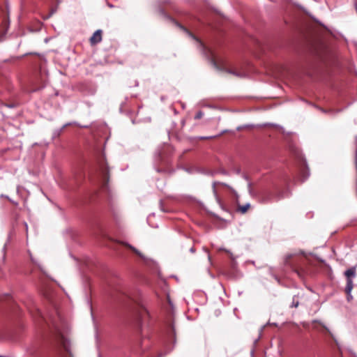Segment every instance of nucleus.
Masks as SVG:
<instances>
[{"mask_svg":"<svg viewBox=\"0 0 357 357\" xmlns=\"http://www.w3.org/2000/svg\"><path fill=\"white\" fill-rule=\"evenodd\" d=\"M262 202H264V203H266L268 202V198H266V197H264L262 199Z\"/></svg>","mask_w":357,"mask_h":357,"instance_id":"9d476101","label":"nucleus"},{"mask_svg":"<svg viewBox=\"0 0 357 357\" xmlns=\"http://www.w3.org/2000/svg\"><path fill=\"white\" fill-rule=\"evenodd\" d=\"M229 73H232V74H234V75H236V76H241L240 74H238V73H234V72H232V71H229Z\"/></svg>","mask_w":357,"mask_h":357,"instance_id":"9b49d317","label":"nucleus"},{"mask_svg":"<svg viewBox=\"0 0 357 357\" xmlns=\"http://www.w3.org/2000/svg\"><path fill=\"white\" fill-rule=\"evenodd\" d=\"M356 267L353 266L349 269H347L344 272V275L347 278V285H349V282H351V284L353 283V278L356 276Z\"/></svg>","mask_w":357,"mask_h":357,"instance_id":"f03ea898","label":"nucleus"},{"mask_svg":"<svg viewBox=\"0 0 357 357\" xmlns=\"http://www.w3.org/2000/svg\"><path fill=\"white\" fill-rule=\"evenodd\" d=\"M203 116H204V113H203L202 111H199V112L196 114V115H195V119H201Z\"/></svg>","mask_w":357,"mask_h":357,"instance_id":"6e6552de","label":"nucleus"},{"mask_svg":"<svg viewBox=\"0 0 357 357\" xmlns=\"http://www.w3.org/2000/svg\"><path fill=\"white\" fill-rule=\"evenodd\" d=\"M222 173L224 174H227L226 172H225V171H223Z\"/></svg>","mask_w":357,"mask_h":357,"instance_id":"f3484780","label":"nucleus"},{"mask_svg":"<svg viewBox=\"0 0 357 357\" xmlns=\"http://www.w3.org/2000/svg\"><path fill=\"white\" fill-rule=\"evenodd\" d=\"M292 307H298V301H296V298L294 297L293 298V302H292V305H291Z\"/></svg>","mask_w":357,"mask_h":357,"instance_id":"1a4fd4ad","label":"nucleus"},{"mask_svg":"<svg viewBox=\"0 0 357 357\" xmlns=\"http://www.w3.org/2000/svg\"><path fill=\"white\" fill-rule=\"evenodd\" d=\"M121 244L124 245L125 246H126L127 248H130V250H132L135 253H136L139 257H141L142 259H143L144 260L146 259L144 255L140 252L137 249H136L135 248H134L132 245H131L129 243H127L126 242H121Z\"/></svg>","mask_w":357,"mask_h":357,"instance_id":"39448f33","label":"nucleus"},{"mask_svg":"<svg viewBox=\"0 0 357 357\" xmlns=\"http://www.w3.org/2000/svg\"><path fill=\"white\" fill-rule=\"evenodd\" d=\"M102 40V31L97 30L96 31L93 36L90 38V41L92 44H96L100 43Z\"/></svg>","mask_w":357,"mask_h":357,"instance_id":"7ed1b4c3","label":"nucleus"},{"mask_svg":"<svg viewBox=\"0 0 357 357\" xmlns=\"http://www.w3.org/2000/svg\"><path fill=\"white\" fill-rule=\"evenodd\" d=\"M190 252H195V250H194V248H192L190 249Z\"/></svg>","mask_w":357,"mask_h":357,"instance_id":"2eb2a0df","label":"nucleus"},{"mask_svg":"<svg viewBox=\"0 0 357 357\" xmlns=\"http://www.w3.org/2000/svg\"><path fill=\"white\" fill-rule=\"evenodd\" d=\"M212 62H213V65H214V66H216V64H215V61H212Z\"/></svg>","mask_w":357,"mask_h":357,"instance_id":"dca6fc26","label":"nucleus"},{"mask_svg":"<svg viewBox=\"0 0 357 357\" xmlns=\"http://www.w3.org/2000/svg\"><path fill=\"white\" fill-rule=\"evenodd\" d=\"M55 12V10H52L51 13L48 15V17H50L52 14Z\"/></svg>","mask_w":357,"mask_h":357,"instance_id":"4468645a","label":"nucleus"},{"mask_svg":"<svg viewBox=\"0 0 357 357\" xmlns=\"http://www.w3.org/2000/svg\"><path fill=\"white\" fill-rule=\"evenodd\" d=\"M250 204L248 203L245 205H243V206H239L238 208V211L239 212H241V213H245L247 212V211L250 208Z\"/></svg>","mask_w":357,"mask_h":357,"instance_id":"0eeeda50","label":"nucleus"},{"mask_svg":"<svg viewBox=\"0 0 357 357\" xmlns=\"http://www.w3.org/2000/svg\"><path fill=\"white\" fill-rule=\"evenodd\" d=\"M201 139H209L211 138V137H202Z\"/></svg>","mask_w":357,"mask_h":357,"instance_id":"ddd939ff","label":"nucleus"},{"mask_svg":"<svg viewBox=\"0 0 357 357\" xmlns=\"http://www.w3.org/2000/svg\"><path fill=\"white\" fill-rule=\"evenodd\" d=\"M237 129H238V130H240L241 129V127H238Z\"/></svg>","mask_w":357,"mask_h":357,"instance_id":"a211bd4d","label":"nucleus"},{"mask_svg":"<svg viewBox=\"0 0 357 357\" xmlns=\"http://www.w3.org/2000/svg\"><path fill=\"white\" fill-rule=\"evenodd\" d=\"M248 190L250 193L251 192V183H248Z\"/></svg>","mask_w":357,"mask_h":357,"instance_id":"f8f14e48","label":"nucleus"},{"mask_svg":"<svg viewBox=\"0 0 357 357\" xmlns=\"http://www.w3.org/2000/svg\"><path fill=\"white\" fill-rule=\"evenodd\" d=\"M224 188H227L236 198L238 197L237 192L229 185L221 183L219 181H214L212 183V189L216 202L220 204V195L224 192Z\"/></svg>","mask_w":357,"mask_h":357,"instance_id":"f257e3e1","label":"nucleus"},{"mask_svg":"<svg viewBox=\"0 0 357 357\" xmlns=\"http://www.w3.org/2000/svg\"><path fill=\"white\" fill-rule=\"evenodd\" d=\"M354 288V284H351V282H349V285H346L345 287V291L347 294V299L349 302L353 300V296L351 295V291Z\"/></svg>","mask_w":357,"mask_h":357,"instance_id":"20e7f679","label":"nucleus"},{"mask_svg":"<svg viewBox=\"0 0 357 357\" xmlns=\"http://www.w3.org/2000/svg\"><path fill=\"white\" fill-rule=\"evenodd\" d=\"M100 171L103 177H107L108 174V169L106 164L102 163L100 165Z\"/></svg>","mask_w":357,"mask_h":357,"instance_id":"423d86ee","label":"nucleus"}]
</instances>
